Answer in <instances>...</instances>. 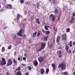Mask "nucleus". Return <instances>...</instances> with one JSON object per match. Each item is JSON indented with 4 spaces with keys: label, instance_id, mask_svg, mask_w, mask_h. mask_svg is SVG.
Segmentation results:
<instances>
[{
    "label": "nucleus",
    "instance_id": "obj_45",
    "mask_svg": "<svg viewBox=\"0 0 75 75\" xmlns=\"http://www.w3.org/2000/svg\"><path fill=\"white\" fill-rule=\"evenodd\" d=\"M18 61H20V60H21V58H20V57H19L18 58Z\"/></svg>",
    "mask_w": 75,
    "mask_h": 75
},
{
    "label": "nucleus",
    "instance_id": "obj_30",
    "mask_svg": "<svg viewBox=\"0 0 75 75\" xmlns=\"http://www.w3.org/2000/svg\"><path fill=\"white\" fill-rule=\"evenodd\" d=\"M45 30H48V27H47V25H45Z\"/></svg>",
    "mask_w": 75,
    "mask_h": 75
},
{
    "label": "nucleus",
    "instance_id": "obj_26",
    "mask_svg": "<svg viewBox=\"0 0 75 75\" xmlns=\"http://www.w3.org/2000/svg\"><path fill=\"white\" fill-rule=\"evenodd\" d=\"M21 69V68H20V67H18V68L16 69V70H15V71H20Z\"/></svg>",
    "mask_w": 75,
    "mask_h": 75
},
{
    "label": "nucleus",
    "instance_id": "obj_22",
    "mask_svg": "<svg viewBox=\"0 0 75 75\" xmlns=\"http://www.w3.org/2000/svg\"><path fill=\"white\" fill-rule=\"evenodd\" d=\"M54 13L55 14H57L58 13V10L57 8H55Z\"/></svg>",
    "mask_w": 75,
    "mask_h": 75
},
{
    "label": "nucleus",
    "instance_id": "obj_25",
    "mask_svg": "<svg viewBox=\"0 0 75 75\" xmlns=\"http://www.w3.org/2000/svg\"><path fill=\"white\" fill-rule=\"evenodd\" d=\"M53 28L55 31H56V32H57V31H58V28H57V27H53Z\"/></svg>",
    "mask_w": 75,
    "mask_h": 75
},
{
    "label": "nucleus",
    "instance_id": "obj_10",
    "mask_svg": "<svg viewBox=\"0 0 75 75\" xmlns=\"http://www.w3.org/2000/svg\"><path fill=\"white\" fill-rule=\"evenodd\" d=\"M46 45V44L45 42L42 43L41 44V48H42L43 49H44Z\"/></svg>",
    "mask_w": 75,
    "mask_h": 75
},
{
    "label": "nucleus",
    "instance_id": "obj_8",
    "mask_svg": "<svg viewBox=\"0 0 75 75\" xmlns=\"http://www.w3.org/2000/svg\"><path fill=\"white\" fill-rule=\"evenodd\" d=\"M62 36L63 40H64V41H65V40H67V34H66V33L62 35Z\"/></svg>",
    "mask_w": 75,
    "mask_h": 75
},
{
    "label": "nucleus",
    "instance_id": "obj_56",
    "mask_svg": "<svg viewBox=\"0 0 75 75\" xmlns=\"http://www.w3.org/2000/svg\"><path fill=\"white\" fill-rule=\"evenodd\" d=\"M26 4H28V2H27L26 3Z\"/></svg>",
    "mask_w": 75,
    "mask_h": 75
},
{
    "label": "nucleus",
    "instance_id": "obj_62",
    "mask_svg": "<svg viewBox=\"0 0 75 75\" xmlns=\"http://www.w3.org/2000/svg\"><path fill=\"white\" fill-rule=\"evenodd\" d=\"M74 51H75V48L74 49Z\"/></svg>",
    "mask_w": 75,
    "mask_h": 75
},
{
    "label": "nucleus",
    "instance_id": "obj_16",
    "mask_svg": "<svg viewBox=\"0 0 75 75\" xmlns=\"http://www.w3.org/2000/svg\"><path fill=\"white\" fill-rule=\"evenodd\" d=\"M68 45L70 46V47H72V41H70L69 42Z\"/></svg>",
    "mask_w": 75,
    "mask_h": 75
},
{
    "label": "nucleus",
    "instance_id": "obj_5",
    "mask_svg": "<svg viewBox=\"0 0 75 75\" xmlns=\"http://www.w3.org/2000/svg\"><path fill=\"white\" fill-rule=\"evenodd\" d=\"M49 17L51 19L52 21L54 22L55 21V16L53 14H51L49 16Z\"/></svg>",
    "mask_w": 75,
    "mask_h": 75
},
{
    "label": "nucleus",
    "instance_id": "obj_27",
    "mask_svg": "<svg viewBox=\"0 0 75 75\" xmlns=\"http://www.w3.org/2000/svg\"><path fill=\"white\" fill-rule=\"evenodd\" d=\"M63 75H68V72L67 71H65L62 73Z\"/></svg>",
    "mask_w": 75,
    "mask_h": 75
},
{
    "label": "nucleus",
    "instance_id": "obj_50",
    "mask_svg": "<svg viewBox=\"0 0 75 75\" xmlns=\"http://www.w3.org/2000/svg\"><path fill=\"white\" fill-rule=\"evenodd\" d=\"M59 19H60V17H58L57 18L58 21H59Z\"/></svg>",
    "mask_w": 75,
    "mask_h": 75
},
{
    "label": "nucleus",
    "instance_id": "obj_36",
    "mask_svg": "<svg viewBox=\"0 0 75 75\" xmlns=\"http://www.w3.org/2000/svg\"><path fill=\"white\" fill-rule=\"evenodd\" d=\"M12 47V46L11 45H10L8 47V49H10L11 48V47Z\"/></svg>",
    "mask_w": 75,
    "mask_h": 75
},
{
    "label": "nucleus",
    "instance_id": "obj_7",
    "mask_svg": "<svg viewBox=\"0 0 75 75\" xmlns=\"http://www.w3.org/2000/svg\"><path fill=\"white\" fill-rule=\"evenodd\" d=\"M5 8L6 9H12V6L10 4H8L6 5Z\"/></svg>",
    "mask_w": 75,
    "mask_h": 75
},
{
    "label": "nucleus",
    "instance_id": "obj_53",
    "mask_svg": "<svg viewBox=\"0 0 75 75\" xmlns=\"http://www.w3.org/2000/svg\"><path fill=\"white\" fill-rule=\"evenodd\" d=\"M23 21H27V19L25 18L23 20Z\"/></svg>",
    "mask_w": 75,
    "mask_h": 75
},
{
    "label": "nucleus",
    "instance_id": "obj_4",
    "mask_svg": "<svg viewBox=\"0 0 75 75\" xmlns=\"http://www.w3.org/2000/svg\"><path fill=\"white\" fill-rule=\"evenodd\" d=\"M22 33L23 29H21L17 33L18 36H19V37H23V35H22Z\"/></svg>",
    "mask_w": 75,
    "mask_h": 75
},
{
    "label": "nucleus",
    "instance_id": "obj_1",
    "mask_svg": "<svg viewBox=\"0 0 75 75\" xmlns=\"http://www.w3.org/2000/svg\"><path fill=\"white\" fill-rule=\"evenodd\" d=\"M66 64L64 62H62L59 65L58 67L60 68L62 71L65 70L66 68Z\"/></svg>",
    "mask_w": 75,
    "mask_h": 75
},
{
    "label": "nucleus",
    "instance_id": "obj_23",
    "mask_svg": "<svg viewBox=\"0 0 75 75\" xmlns=\"http://www.w3.org/2000/svg\"><path fill=\"white\" fill-rule=\"evenodd\" d=\"M52 67H53V69H54V70H55V64H53L52 65Z\"/></svg>",
    "mask_w": 75,
    "mask_h": 75
},
{
    "label": "nucleus",
    "instance_id": "obj_46",
    "mask_svg": "<svg viewBox=\"0 0 75 75\" xmlns=\"http://www.w3.org/2000/svg\"><path fill=\"white\" fill-rule=\"evenodd\" d=\"M23 59L24 61H25V59H26V57H23Z\"/></svg>",
    "mask_w": 75,
    "mask_h": 75
},
{
    "label": "nucleus",
    "instance_id": "obj_18",
    "mask_svg": "<svg viewBox=\"0 0 75 75\" xmlns=\"http://www.w3.org/2000/svg\"><path fill=\"white\" fill-rule=\"evenodd\" d=\"M59 40H60V36H58L57 38L56 42L57 43L59 42Z\"/></svg>",
    "mask_w": 75,
    "mask_h": 75
},
{
    "label": "nucleus",
    "instance_id": "obj_37",
    "mask_svg": "<svg viewBox=\"0 0 75 75\" xmlns=\"http://www.w3.org/2000/svg\"><path fill=\"white\" fill-rule=\"evenodd\" d=\"M43 49L41 47L39 49V50H38V51H42V50H43Z\"/></svg>",
    "mask_w": 75,
    "mask_h": 75
},
{
    "label": "nucleus",
    "instance_id": "obj_17",
    "mask_svg": "<svg viewBox=\"0 0 75 75\" xmlns=\"http://www.w3.org/2000/svg\"><path fill=\"white\" fill-rule=\"evenodd\" d=\"M21 71L19 70L18 71L16 72V75H21Z\"/></svg>",
    "mask_w": 75,
    "mask_h": 75
},
{
    "label": "nucleus",
    "instance_id": "obj_33",
    "mask_svg": "<svg viewBox=\"0 0 75 75\" xmlns=\"http://www.w3.org/2000/svg\"><path fill=\"white\" fill-rule=\"evenodd\" d=\"M48 72H49V69L47 68L45 72L46 74H48Z\"/></svg>",
    "mask_w": 75,
    "mask_h": 75
},
{
    "label": "nucleus",
    "instance_id": "obj_40",
    "mask_svg": "<svg viewBox=\"0 0 75 75\" xmlns=\"http://www.w3.org/2000/svg\"><path fill=\"white\" fill-rule=\"evenodd\" d=\"M7 28H8V27L6 26L3 28V30H6Z\"/></svg>",
    "mask_w": 75,
    "mask_h": 75
},
{
    "label": "nucleus",
    "instance_id": "obj_49",
    "mask_svg": "<svg viewBox=\"0 0 75 75\" xmlns=\"http://www.w3.org/2000/svg\"><path fill=\"white\" fill-rule=\"evenodd\" d=\"M25 75H29V74L28 73H26L25 74Z\"/></svg>",
    "mask_w": 75,
    "mask_h": 75
},
{
    "label": "nucleus",
    "instance_id": "obj_59",
    "mask_svg": "<svg viewBox=\"0 0 75 75\" xmlns=\"http://www.w3.org/2000/svg\"><path fill=\"white\" fill-rule=\"evenodd\" d=\"M47 27H48V28H50V26H47Z\"/></svg>",
    "mask_w": 75,
    "mask_h": 75
},
{
    "label": "nucleus",
    "instance_id": "obj_32",
    "mask_svg": "<svg viewBox=\"0 0 75 75\" xmlns=\"http://www.w3.org/2000/svg\"><path fill=\"white\" fill-rule=\"evenodd\" d=\"M67 51L69 54H71V50L70 49H69V51H68V50H67Z\"/></svg>",
    "mask_w": 75,
    "mask_h": 75
},
{
    "label": "nucleus",
    "instance_id": "obj_54",
    "mask_svg": "<svg viewBox=\"0 0 75 75\" xmlns=\"http://www.w3.org/2000/svg\"><path fill=\"white\" fill-rule=\"evenodd\" d=\"M23 37H24V38L25 37V35L24 34L23 35Z\"/></svg>",
    "mask_w": 75,
    "mask_h": 75
},
{
    "label": "nucleus",
    "instance_id": "obj_14",
    "mask_svg": "<svg viewBox=\"0 0 75 75\" xmlns=\"http://www.w3.org/2000/svg\"><path fill=\"white\" fill-rule=\"evenodd\" d=\"M18 15H17V18H16V20H17V22H18V20H19V19L20 18V14L18 13Z\"/></svg>",
    "mask_w": 75,
    "mask_h": 75
},
{
    "label": "nucleus",
    "instance_id": "obj_63",
    "mask_svg": "<svg viewBox=\"0 0 75 75\" xmlns=\"http://www.w3.org/2000/svg\"><path fill=\"white\" fill-rule=\"evenodd\" d=\"M0 8H1V6L0 5Z\"/></svg>",
    "mask_w": 75,
    "mask_h": 75
},
{
    "label": "nucleus",
    "instance_id": "obj_11",
    "mask_svg": "<svg viewBox=\"0 0 75 75\" xmlns=\"http://www.w3.org/2000/svg\"><path fill=\"white\" fill-rule=\"evenodd\" d=\"M40 73L42 75H43L45 73V70L44 68H41L40 69Z\"/></svg>",
    "mask_w": 75,
    "mask_h": 75
},
{
    "label": "nucleus",
    "instance_id": "obj_42",
    "mask_svg": "<svg viewBox=\"0 0 75 75\" xmlns=\"http://www.w3.org/2000/svg\"><path fill=\"white\" fill-rule=\"evenodd\" d=\"M40 33H38L37 34V35L38 37L40 36Z\"/></svg>",
    "mask_w": 75,
    "mask_h": 75
},
{
    "label": "nucleus",
    "instance_id": "obj_3",
    "mask_svg": "<svg viewBox=\"0 0 75 75\" xmlns=\"http://www.w3.org/2000/svg\"><path fill=\"white\" fill-rule=\"evenodd\" d=\"M12 64V60L11 59H9L8 60L7 64L6 65V67H7L8 66H10Z\"/></svg>",
    "mask_w": 75,
    "mask_h": 75
},
{
    "label": "nucleus",
    "instance_id": "obj_28",
    "mask_svg": "<svg viewBox=\"0 0 75 75\" xmlns=\"http://www.w3.org/2000/svg\"><path fill=\"white\" fill-rule=\"evenodd\" d=\"M74 22V21L71 19V20L69 21V23H70V24H73Z\"/></svg>",
    "mask_w": 75,
    "mask_h": 75
},
{
    "label": "nucleus",
    "instance_id": "obj_21",
    "mask_svg": "<svg viewBox=\"0 0 75 75\" xmlns=\"http://www.w3.org/2000/svg\"><path fill=\"white\" fill-rule=\"evenodd\" d=\"M13 38V40H15V39L16 38V37H17V35H15V34H13L12 36Z\"/></svg>",
    "mask_w": 75,
    "mask_h": 75
},
{
    "label": "nucleus",
    "instance_id": "obj_41",
    "mask_svg": "<svg viewBox=\"0 0 75 75\" xmlns=\"http://www.w3.org/2000/svg\"><path fill=\"white\" fill-rule=\"evenodd\" d=\"M20 1L21 3H23L24 2V0H21Z\"/></svg>",
    "mask_w": 75,
    "mask_h": 75
},
{
    "label": "nucleus",
    "instance_id": "obj_2",
    "mask_svg": "<svg viewBox=\"0 0 75 75\" xmlns=\"http://www.w3.org/2000/svg\"><path fill=\"white\" fill-rule=\"evenodd\" d=\"M0 64L1 65H4L6 64V59L4 58H2V60Z\"/></svg>",
    "mask_w": 75,
    "mask_h": 75
},
{
    "label": "nucleus",
    "instance_id": "obj_44",
    "mask_svg": "<svg viewBox=\"0 0 75 75\" xmlns=\"http://www.w3.org/2000/svg\"><path fill=\"white\" fill-rule=\"evenodd\" d=\"M25 57H27V53H25L24 54Z\"/></svg>",
    "mask_w": 75,
    "mask_h": 75
},
{
    "label": "nucleus",
    "instance_id": "obj_6",
    "mask_svg": "<svg viewBox=\"0 0 75 75\" xmlns=\"http://www.w3.org/2000/svg\"><path fill=\"white\" fill-rule=\"evenodd\" d=\"M44 58L43 57L40 56L38 58V60L40 62H42L43 61H44Z\"/></svg>",
    "mask_w": 75,
    "mask_h": 75
},
{
    "label": "nucleus",
    "instance_id": "obj_29",
    "mask_svg": "<svg viewBox=\"0 0 75 75\" xmlns=\"http://www.w3.org/2000/svg\"><path fill=\"white\" fill-rule=\"evenodd\" d=\"M66 30L67 33H68L69 32V31H70V29H69V28H67Z\"/></svg>",
    "mask_w": 75,
    "mask_h": 75
},
{
    "label": "nucleus",
    "instance_id": "obj_19",
    "mask_svg": "<svg viewBox=\"0 0 75 75\" xmlns=\"http://www.w3.org/2000/svg\"><path fill=\"white\" fill-rule=\"evenodd\" d=\"M69 47L68 46V45H66L65 49L66 50V51H68V50H69Z\"/></svg>",
    "mask_w": 75,
    "mask_h": 75
},
{
    "label": "nucleus",
    "instance_id": "obj_20",
    "mask_svg": "<svg viewBox=\"0 0 75 75\" xmlns=\"http://www.w3.org/2000/svg\"><path fill=\"white\" fill-rule=\"evenodd\" d=\"M48 36H45L44 37V40L45 41H47L48 40Z\"/></svg>",
    "mask_w": 75,
    "mask_h": 75
},
{
    "label": "nucleus",
    "instance_id": "obj_13",
    "mask_svg": "<svg viewBox=\"0 0 75 75\" xmlns=\"http://www.w3.org/2000/svg\"><path fill=\"white\" fill-rule=\"evenodd\" d=\"M35 20L37 23L38 24H40L41 23H40V19L38 18H36L35 19Z\"/></svg>",
    "mask_w": 75,
    "mask_h": 75
},
{
    "label": "nucleus",
    "instance_id": "obj_9",
    "mask_svg": "<svg viewBox=\"0 0 75 75\" xmlns=\"http://www.w3.org/2000/svg\"><path fill=\"white\" fill-rule=\"evenodd\" d=\"M57 54H58L59 58H61V57H62V54H61V51H58L57 52Z\"/></svg>",
    "mask_w": 75,
    "mask_h": 75
},
{
    "label": "nucleus",
    "instance_id": "obj_12",
    "mask_svg": "<svg viewBox=\"0 0 75 75\" xmlns=\"http://www.w3.org/2000/svg\"><path fill=\"white\" fill-rule=\"evenodd\" d=\"M13 62L15 64L13 65V67H15L17 65V61L16 60V59H13Z\"/></svg>",
    "mask_w": 75,
    "mask_h": 75
},
{
    "label": "nucleus",
    "instance_id": "obj_58",
    "mask_svg": "<svg viewBox=\"0 0 75 75\" xmlns=\"http://www.w3.org/2000/svg\"><path fill=\"white\" fill-rule=\"evenodd\" d=\"M74 75H75V71L74 72Z\"/></svg>",
    "mask_w": 75,
    "mask_h": 75
},
{
    "label": "nucleus",
    "instance_id": "obj_43",
    "mask_svg": "<svg viewBox=\"0 0 75 75\" xmlns=\"http://www.w3.org/2000/svg\"><path fill=\"white\" fill-rule=\"evenodd\" d=\"M6 74V75H10V73H9L8 72H7Z\"/></svg>",
    "mask_w": 75,
    "mask_h": 75
},
{
    "label": "nucleus",
    "instance_id": "obj_48",
    "mask_svg": "<svg viewBox=\"0 0 75 75\" xmlns=\"http://www.w3.org/2000/svg\"><path fill=\"white\" fill-rule=\"evenodd\" d=\"M4 11V9H1L0 11L1 12H2V11Z\"/></svg>",
    "mask_w": 75,
    "mask_h": 75
},
{
    "label": "nucleus",
    "instance_id": "obj_47",
    "mask_svg": "<svg viewBox=\"0 0 75 75\" xmlns=\"http://www.w3.org/2000/svg\"><path fill=\"white\" fill-rule=\"evenodd\" d=\"M53 3L54 4H55V3H56V0H54Z\"/></svg>",
    "mask_w": 75,
    "mask_h": 75
},
{
    "label": "nucleus",
    "instance_id": "obj_60",
    "mask_svg": "<svg viewBox=\"0 0 75 75\" xmlns=\"http://www.w3.org/2000/svg\"><path fill=\"white\" fill-rule=\"evenodd\" d=\"M50 1H51V0H49Z\"/></svg>",
    "mask_w": 75,
    "mask_h": 75
},
{
    "label": "nucleus",
    "instance_id": "obj_38",
    "mask_svg": "<svg viewBox=\"0 0 75 75\" xmlns=\"http://www.w3.org/2000/svg\"><path fill=\"white\" fill-rule=\"evenodd\" d=\"M40 6V4H37V7L38 8H39V7Z\"/></svg>",
    "mask_w": 75,
    "mask_h": 75
},
{
    "label": "nucleus",
    "instance_id": "obj_24",
    "mask_svg": "<svg viewBox=\"0 0 75 75\" xmlns=\"http://www.w3.org/2000/svg\"><path fill=\"white\" fill-rule=\"evenodd\" d=\"M37 32L36 31L33 34V37H35L37 35Z\"/></svg>",
    "mask_w": 75,
    "mask_h": 75
},
{
    "label": "nucleus",
    "instance_id": "obj_57",
    "mask_svg": "<svg viewBox=\"0 0 75 75\" xmlns=\"http://www.w3.org/2000/svg\"><path fill=\"white\" fill-rule=\"evenodd\" d=\"M22 65H23V66H24V64H22Z\"/></svg>",
    "mask_w": 75,
    "mask_h": 75
},
{
    "label": "nucleus",
    "instance_id": "obj_51",
    "mask_svg": "<svg viewBox=\"0 0 75 75\" xmlns=\"http://www.w3.org/2000/svg\"><path fill=\"white\" fill-rule=\"evenodd\" d=\"M75 44V41L73 43V45H74Z\"/></svg>",
    "mask_w": 75,
    "mask_h": 75
},
{
    "label": "nucleus",
    "instance_id": "obj_31",
    "mask_svg": "<svg viewBox=\"0 0 75 75\" xmlns=\"http://www.w3.org/2000/svg\"><path fill=\"white\" fill-rule=\"evenodd\" d=\"M5 51V48L4 47H2V52H4Z\"/></svg>",
    "mask_w": 75,
    "mask_h": 75
},
{
    "label": "nucleus",
    "instance_id": "obj_61",
    "mask_svg": "<svg viewBox=\"0 0 75 75\" xmlns=\"http://www.w3.org/2000/svg\"><path fill=\"white\" fill-rule=\"evenodd\" d=\"M28 5H30V3L29 4H28Z\"/></svg>",
    "mask_w": 75,
    "mask_h": 75
},
{
    "label": "nucleus",
    "instance_id": "obj_39",
    "mask_svg": "<svg viewBox=\"0 0 75 75\" xmlns=\"http://www.w3.org/2000/svg\"><path fill=\"white\" fill-rule=\"evenodd\" d=\"M28 69L29 70H31V67L30 66L28 67Z\"/></svg>",
    "mask_w": 75,
    "mask_h": 75
},
{
    "label": "nucleus",
    "instance_id": "obj_55",
    "mask_svg": "<svg viewBox=\"0 0 75 75\" xmlns=\"http://www.w3.org/2000/svg\"><path fill=\"white\" fill-rule=\"evenodd\" d=\"M73 54H74V53H75V51H74V50H73Z\"/></svg>",
    "mask_w": 75,
    "mask_h": 75
},
{
    "label": "nucleus",
    "instance_id": "obj_64",
    "mask_svg": "<svg viewBox=\"0 0 75 75\" xmlns=\"http://www.w3.org/2000/svg\"><path fill=\"white\" fill-rule=\"evenodd\" d=\"M4 1H6V0H4Z\"/></svg>",
    "mask_w": 75,
    "mask_h": 75
},
{
    "label": "nucleus",
    "instance_id": "obj_15",
    "mask_svg": "<svg viewBox=\"0 0 75 75\" xmlns=\"http://www.w3.org/2000/svg\"><path fill=\"white\" fill-rule=\"evenodd\" d=\"M43 33H45L46 35H48L49 34V33H50V31H45V30H43Z\"/></svg>",
    "mask_w": 75,
    "mask_h": 75
},
{
    "label": "nucleus",
    "instance_id": "obj_34",
    "mask_svg": "<svg viewBox=\"0 0 75 75\" xmlns=\"http://www.w3.org/2000/svg\"><path fill=\"white\" fill-rule=\"evenodd\" d=\"M71 20L74 21L75 20V18H74V17L73 16H72L71 17Z\"/></svg>",
    "mask_w": 75,
    "mask_h": 75
},
{
    "label": "nucleus",
    "instance_id": "obj_52",
    "mask_svg": "<svg viewBox=\"0 0 75 75\" xmlns=\"http://www.w3.org/2000/svg\"><path fill=\"white\" fill-rule=\"evenodd\" d=\"M73 16H74V17H75V14L74 13H73Z\"/></svg>",
    "mask_w": 75,
    "mask_h": 75
},
{
    "label": "nucleus",
    "instance_id": "obj_35",
    "mask_svg": "<svg viewBox=\"0 0 75 75\" xmlns=\"http://www.w3.org/2000/svg\"><path fill=\"white\" fill-rule=\"evenodd\" d=\"M34 64L35 65H38V62L37 61H35L34 62Z\"/></svg>",
    "mask_w": 75,
    "mask_h": 75
}]
</instances>
